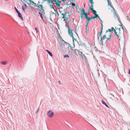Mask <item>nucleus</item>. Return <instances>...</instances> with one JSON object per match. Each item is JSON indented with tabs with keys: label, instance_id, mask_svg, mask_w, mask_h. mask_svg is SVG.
Returning <instances> with one entry per match:
<instances>
[{
	"label": "nucleus",
	"instance_id": "1",
	"mask_svg": "<svg viewBox=\"0 0 130 130\" xmlns=\"http://www.w3.org/2000/svg\"><path fill=\"white\" fill-rule=\"evenodd\" d=\"M85 17V18L87 20V21H90L91 19H94L95 18H96V16L92 17H88V15L86 14V13L84 14V15H83Z\"/></svg>",
	"mask_w": 130,
	"mask_h": 130
},
{
	"label": "nucleus",
	"instance_id": "2",
	"mask_svg": "<svg viewBox=\"0 0 130 130\" xmlns=\"http://www.w3.org/2000/svg\"><path fill=\"white\" fill-rule=\"evenodd\" d=\"M47 115L49 117L51 118L53 116L54 114V112L51 110H49L47 112Z\"/></svg>",
	"mask_w": 130,
	"mask_h": 130
},
{
	"label": "nucleus",
	"instance_id": "3",
	"mask_svg": "<svg viewBox=\"0 0 130 130\" xmlns=\"http://www.w3.org/2000/svg\"><path fill=\"white\" fill-rule=\"evenodd\" d=\"M39 8H40L41 9H39L37 8L36 9L37 10H39V12H40V13H42L43 12H44L45 11V10L44 9H43V7L42 5H40L39 6Z\"/></svg>",
	"mask_w": 130,
	"mask_h": 130
},
{
	"label": "nucleus",
	"instance_id": "4",
	"mask_svg": "<svg viewBox=\"0 0 130 130\" xmlns=\"http://www.w3.org/2000/svg\"><path fill=\"white\" fill-rule=\"evenodd\" d=\"M74 53H75V54H76L77 55V52H76V51H77V52H78V54L80 55V56H82V58H83V55H84L83 53L79 51L78 50H77V49H75L74 50Z\"/></svg>",
	"mask_w": 130,
	"mask_h": 130
},
{
	"label": "nucleus",
	"instance_id": "5",
	"mask_svg": "<svg viewBox=\"0 0 130 130\" xmlns=\"http://www.w3.org/2000/svg\"><path fill=\"white\" fill-rule=\"evenodd\" d=\"M61 1H59L58 0H56L52 3L53 4H56V5H60Z\"/></svg>",
	"mask_w": 130,
	"mask_h": 130
},
{
	"label": "nucleus",
	"instance_id": "6",
	"mask_svg": "<svg viewBox=\"0 0 130 130\" xmlns=\"http://www.w3.org/2000/svg\"><path fill=\"white\" fill-rule=\"evenodd\" d=\"M29 1L30 3L31 4H33L34 5V7H39V6L40 5L37 4L36 3H35L33 1H31V0H28Z\"/></svg>",
	"mask_w": 130,
	"mask_h": 130
},
{
	"label": "nucleus",
	"instance_id": "7",
	"mask_svg": "<svg viewBox=\"0 0 130 130\" xmlns=\"http://www.w3.org/2000/svg\"><path fill=\"white\" fill-rule=\"evenodd\" d=\"M91 10L92 11L93 13L95 15V16H96V18L98 17V18H99V16L98 14H96L97 12L95 10L93 9V10Z\"/></svg>",
	"mask_w": 130,
	"mask_h": 130
},
{
	"label": "nucleus",
	"instance_id": "8",
	"mask_svg": "<svg viewBox=\"0 0 130 130\" xmlns=\"http://www.w3.org/2000/svg\"><path fill=\"white\" fill-rule=\"evenodd\" d=\"M60 49L61 50V51H64V49L65 48V45L61 43L60 44Z\"/></svg>",
	"mask_w": 130,
	"mask_h": 130
},
{
	"label": "nucleus",
	"instance_id": "9",
	"mask_svg": "<svg viewBox=\"0 0 130 130\" xmlns=\"http://www.w3.org/2000/svg\"><path fill=\"white\" fill-rule=\"evenodd\" d=\"M68 33L69 35L71 36L73 35V34L72 32V30L71 29H68Z\"/></svg>",
	"mask_w": 130,
	"mask_h": 130
},
{
	"label": "nucleus",
	"instance_id": "10",
	"mask_svg": "<svg viewBox=\"0 0 130 130\" xmlns=\"http://www.w3.org/2000/svg\"><path fill=\"white\" fill-rule=\"evenodd\" d=\"M18 14V17L20 18L22 20H23V19L22 17V15L21 14L20 12H19L17 13Z\"/></svg>",
	"mask_w": 130,
	"mask_h": 130
},
{
	"label": "nucleus",
	"instance_id": "11",
	"mask_svg": "<svg viewBox=\"0 0 130 130\" xmlns=\"http://www.w3.org/2000/svg\"><path fill=\"white\" fill-rule=\"evenodd\" d=\"M101 36V40H100V42L101 41V44H102V45H103V41L105 39V38L103 37L102 36Z\"/></svg>",
	"mask_w": 130,
	"mask_h": 130
},
{
	"label": "nucleus",
	"instance_id": "12",
	"mask_svg": "<svg viewBox=\"0 0 130 130\" xmlns=\"http://www.w3.org/2000/svg\"><path fill=\"white\" fill-rule=\"evenodd\" d=\"M81 11V15H83L84 14L86 13V12L84 8L82 9V10H80Z\"/></svg>",
	"mask_w": 130,
	"mask_h": 130
},
{
	"label": "nucleus",
	"instance_id": "13",
	"mask_svg": "<svg viewBox=\"0 0 130 130\" xmlns=\"http://www.w3.org/2000/svg\"><path fill=\"white\" fill-rule=\"evenodd\" d=\"M101 102L103 104L105 105V106L109 108L108 106L106 104L104 100H102Z\"/></svg>",
	"mask_w": 130,
	"mask_h": 130
},
{
	"label": "nucleus",
	"instance_id": "14",
	"mask_svg": "<svg viewBox=\"0 0 130 130\" xmlns=\"http://www.w3.org/2000/svg\"><path fill=\"white\" fill-rule=\"evenodd\" d=\"M108 32H110V34H111V33L112 34V30L111 29H109L108 30H106V34Z\"/></svg>",
	"mask_w": 130,
	"mask_h": 130
},
{
	"label": "nucleus",
	"instance_id": "15",
	"mask_svg": "<svg viewBox=\"0 0 130 130\" xmlns=\"http://www.w3.org/2000/svg\"><path fill=\"white\" fill-rule=\"evenodd\" d=\"M92 4V5L91 6H90V5L89 4L88 5V6L89 7V9H90V10H93V7L94 6L93 5V4Z\"/></svg>",
	"mask_w": 130,
	"mask_h": 130
},
{
	"label": "nucleus",
	"instance_id": "16",
	"mask_svg": "<svg viewBox=\"0 0 130 130\" xmlns=\"http://www.w3.org/2000/svg\"><path fill=\"white\" fill-rule=\"evenodd\" d=\"M113 15L114 16V18H118V16L117 14L116 11L113 12Z\"/></svg>",
	"mask_w": 130,
	"mask_h": 130
},
{
	"label": "nucleus",
	"instance_id": "17",
	"mask_svg": "<svg viewBox=\"0 0 130 130\" xmlns=\"http://www.w3.org/2000/svg\"><path fill=\"white\" fill-rule=\"evenodd\" d=\"M112 35V33L110 34L109 35V37L108 38H107V39L106 40V42H107L108 41L111 39V37Z\"/></svg>",
	"mask_w": 130,
	"mask_h": 130
},
{
	"label": "nucleus",
	"instance_id": "18",
	"mask_svg": "<svg viewBox=\"0 0 130 130\" xmlns=\"http://www.w3.org/2000/svg\"><path fill=\"white\" fill-rule=\"evenodd\" d=\"M46 51L47 52L49 55L51 56V57H52L53 56V55H52V53L51 52L49 51H48V50H46Z\"/></svg>",
	"mask_w": 130,
	"mask_h": 130
},
{
	"label": "nucleus",
	"instance_id": "19",
	"mask_svg": "<svg viewBox=\"0 0 130 130\" xmlns=\"http://www.w3.org/2000/svg\"><path fill=\"white\" fill-rule=\"evenodd\" d=\"M38 13L40 15V17L41 18V19L43 20H44L43 19V15L41 13H40V12H39Z\"/></svg>",
	"mask_w": 130,
	"mask_h": 130
},
{
	"label": "nucleus",
	"instance_id": "20",
	"mask_svg": "<svg viewBox=\"0 0 130 130\" xmlns=\"http://www.w3.org/2000/svg\"><path fill=\"white\" fill-rule=\"evenodd\" d=\"M67 13H62L61 14L63 15V17H62V18H65V17H66L67 16Z\"/></svg>",
	"mask_w": 130,
	"mask_h": 130
},
{
	"label": "nucleus",
	"instance_id": "21",
	"mask_svg": "<svg viewBox=\"0 0 130 130\" xmlns=\"http://www.w3.org/2000/svg\"><path fill=\"white\" fill-rule=\"evenodd\" d=\"M71 5H72V6H71V7H72V8L73 10H74V8L73 7L75 6V4L74 3H73L72 2H71Z\"/></svg>",
	"mask_w": 130,
	"mask_h": 130
},
{
	"label": "nucleus",
	"instance_id": "22",
	"mask_svg": "<svg viewBox=\"0 0 130 130\" xmlns=\"http://www.w3.org/2000/svg\"><path fill=\"white\" fill-rule=\"evenodd\" d=\"M63 11L64 12V13H67L68 14V17H69L70 15V13L69 12H67L64 9V10H63Z\"/></svg>",
	"mask_w": 130,
	"mask_h": 130
},
{
	"label": "nucleus",
	"instance_id": "23",
	"mask_svg": "<svg viewBox=\"0 0 130 130\" xmlns=\"http://www.w3.org/2000/svg\"><path fill=\"white\" fill-rule=\"evenodd\" d=\"M63 19H64L63 21H64V22H66V21H68V19H69L68 18V17H65V18H63Z\"/></svg>",
	"mask_w": 130,
	"mask_h": 130
},
{
	"label": "nucleus",
	"instance_id": "24",
	"mask_svg": "<svg viewBox=\"0 0 130 130\" xmlns=\"http://www.w3.org/2000/svg\"><path fill=\"white\" fill-rule=\"evenodd\" d=\"M116 36L117 37V38L118 39H119V40H120L121 39V37L120 35L118 34L117 35H116Z\"/></svg>",
	"mask_w": 130,
	"mask_h": 130
},
{
	"label": "nucleus",
	"instance_id": "25",
	"mask_svg": "<svg viewBox=\"0 0 130 130\" xmlns=\"http://www.w3.org/2000/svg\"><path fill=\"white\" fill-rule=\"evenodd\" d=\"M83 59H84V60L85 61H87V58L84 55H83Z\"/></svg>",
	"mask_w": 130,
	"mask_h": 130
},
{
	"label": "nucleus",
	"instance_id": "26",
	"mask_svg": "<svg viewBox=\"0 0 130 130\" xmlns=\"http://www.w3.org/2000/svg\"><path fill=\"white\" fill-rule=\"evenodd\" d=\"M103 32V31L102 30L100 32H99L97 34V36H98V35L99 34H100V36H101L102 35V32Z\"/></svg>",
	"mask_w": 130,
	"mask_h": 130
},
{
	"label": "nucleus",
	"instance_id": "27",
	"mask_svg": "<svg viewBox=\"0 0 130 130\" xmlns=\"http://www.w3.org/2000/svg\"><path fill=\"white\" fill-rule=\"evenodd\" d=\"M49 5H50L49 6L51 8L53 9H54V10H55V9L53 5H52L51 4H50V3H49Z\"/></svg>",
	"mask_w": 130,
	"mask_h": 130
},
{
	"label": "nucleus",
	"instance_id": "28",
	"mask_svg": "<svg viewBox=\"0 0 130 130\" xmlns=\"http://www.w3.org/2000/svg\"><path fill=\"white\" fill-rule=\"evenodd\" d=\"M107 2L108 3V5H110L111 7V6H112V5L111 4V3L110 2L109 0H107Z\"/></svg>",
	"mask_w": 130,
	"mask_h": 130
},
{
	"label": "nucleus",
	"instance_id": "29",
	"mask_svg": "<svg viewBox=\"0 0 130 130\" xmlns=\"http://www.w3.org/2000/svg\"><path fill=\"white\" fill-rule=\"evenodd\" d=\"M1 63L3 65H5L7 63V62L5 61H3L1 62Z\"/></svg>",
	"mask_w": 130,
	"mask_h": 130
},
{
	"label": "nucleus",
	"instance_id": "30",
	"mask_svg": "<svg viewBox=\"0 0 130 130\" xmlns=\"http://www.w3.org/2000/svg\"><path fill=\"white\" fill-rule=\"evenodd\" d=\"M69 56L68 55H66L65 54V55H64V58H69Z\"/></svg>",
	"mask_w": 130,
	"mask_h": 130
},
{
	"label": "nucleus",
	"instance_id": "31",
	"mask_svg": "<svg viewBox=\"0 0 130 130\" xmlns=\"http://www.w3.org/2000/svg\"><path fill=\"white\" fill-rule=\"evenodd\" d=\"M54 10L55 11L56 13L57 14V15L58 16V17H59V14L58 12L57 11V10L55 9V10Z\"/></svg>",
	"mask_w": 130,
	"mask_h": 130
},
{
	"label": "nucleus",
	"instance_id": "32",
	"mask_svg": "<svg viewBox=\"0 0 130 130\" xmlns=\"http://www.w3.org/2000/svg\"><path fill=\"white\" fill-rule=\"evenodd\" d=\"M71 37H72L73 39V42H74V40H75V41H76V39H75L74 38L73 35L72 36H71Z\"/></svg>",
	"mask_w": 130,
	"mask_h": 130
},
{
	"label": "nucleus",
	"instance_id": "33",
	"mask_svg": "<svg viewBox=\"0 0 130 130\" xmlns=\"http://www.w3.org/2000/svg\"><path fill=\"white\" fill-rule=\"evenodd\" d=\"M89 21H87V24L86 25V28H88V25L89 23Z\"/></svg>",
	"mask_w": 130,
	"mask_h": 130
},
{
	"label": "nucleus",
	"instance_id": "34",
	"mask_svg": "<svg viewBox=\"0 0 130 130\" xmlns=\"http://www.w3.org/2000/svg\"><path fill=\"white\" fill-rule=\"evenodd\" d=\"M89 2L91 4H94V2L93 0H89Z\"/></svg>",
	"mask_w": 130,
	"mask_h": 130
},
{
	"label": "nucleus",
	"instance_id": "35",
	"mask_svg": "<svg viewBox=\"0 0 130 130\" xmlns=\"http://www.w3.org/2000/svg\"><path fill=\"white\" fill-rule=\"evenodd\" d=\"M14 9L15 10L16 12H17V13L19 12V11L17 9L16 7H14Z\"/></svg>",
	"mask_w": 130,
	"mask_h": 130
},
{
	"label": "nucleus",
	"instance_id": "36",
	"mask_svg": "<svg viewBox=\"0 0 130 130\" xmlns=\"http://www.w3.org/2000/svg\"><path fill=\"white\" fill-rule=\"evenodd\" d=\"M77 42H78V44L79 45H81L82 46V43L81 42H78L77 41Z\"/></svg>",
	"mask_w": 130,
	"mask_h": 130
},
{
	"label": "nucleus",
	"instance_id": "37",
	"mask_svg": "<svg viewBox=\"0 0 130 130\" xmlns=\"http://www.w3.org/2000/svg\"><path fill=\"white\" fill-rule=\"evenodd\" d=\"M47 1L48 2V3H52V0H47Z\"/></svg>",
	"mask_w": 130,
	"mask_h": 130
},
{
	"label": "nucleus",
	"instance_id": "38",
	"mask_svg": "<svg viewBox=\"0 0 130 130\" xmlns=\"http://www.w3.org/2000/svg\"><path fill=\"white\" fill-rule=\"evenodd\" d=\"M35 30L36 31V32L37 33H38V28L37 27H35Z\"/></svg>",
	"mask_w": 130,
	"mask_h": 130
},
{
	"label": "nucleus",
	"instance_id": "39",
	"mask_svg": "<svg viewBox=\"0 0 130 130\" xmlns=\"http://www.w3.org/2000/svg\"><path fill=\"white\" fill-rule=\"evenodd\" d=\"M111 30H112V31H113L114 32L115 31H116V30L114 28H113V27H111Z\"/></svg>",
	"mask_w": 130,
	"mask_h": 130
},
{
	"label": "nucleus",
	"instance_id": "40",
	"mask_svg": "<svg viewBox=\"0 0 130 130\" xmlns=\"http://www.w3.org/2000/svg\"><path fill=\"white\" fill-rule=\"evenodd\" d=\"M111 7L113 9V12L116 11L115 10V9H114V7H113L112 5V6H111Z\"/></svg>",
	"mask_w": 130,
	"mask_h": 130
},
{
	"label": "nucleus",
	"instance_id": "41",
	"mask_svg": "<svg viewBox=\"0 0 130 130\" xmlns=\"http://www.w3.org/2000/svg\"><path fill=\"white\" fill-rule=\"evenodd\" d=\"M24 7L26 9V8H27V5L25 4L24 3Z\"/></svg>",
	"mask_w": 130,
	"mask_h": 130
},
{
	"label": "nucleus",
	"instance_id": "42",
	"mask_svg": "<svg viewBox=\"0 0 130 130\" xmlns=\"http://www.w3.org/2000/svg\"><path fill=\"white\" fill-rule=\"evenodd\" d=\"M66 27H68V30L70 29L69 25H66Z\"/></svg>",
	"mask_w": 130,
	"mask_h": 130
},
{
	"label": "nucleus",
	"instance_id": "43",
	"mask_svg": "<svg viewBox=\"0 0 130 130\" xmlns=\"http://www.w3.org/2000/svg\"><path fill=\"white\" fill-rule=\"evenodd\" d=\"M73 47H72V48H74L75 47V44L74 43V42H73Z\"/></svg>",
	"mask_w": 130,
	"mask_h": 130
},
{
	"label": "nucleus",
	"instance_id": "44",
	"mask_svg": "<svg viewBox=\"0 0 130 130\" xmlns=\"http://www.w3.org/2000/svg\"><path fill=\"white\" fill-rule=\"evenodd\" d=\"M82 46H84V47H86V45L85 44V43H82Z\"/></svg>",
	"mask_w": 130,
	"mask_h": 130
},
{
	"label": "nucleus",
	"instance_id": "45",
	"mask_svg": "<svg viewBox=\"0 0 130 130\" xmlns=\"http://www.w3.org/2000/svg\"><path fill=\"white\" fill-rule=\"evenodd\" d=\"M22 9H23V10L24 11V12H25V8L24 7H23V6H22Z\"/></svg>",
	"mask_w": 130,
	"mask_h": 130
},
{
	"label": "nucleus",
	"instance_id": "46",
	"mask_svg": "<svg viewBox=\"0 0 130 130\" xmlns=\"http://www.w3.org/2000/svg\"><path fill=\"white\" fill-rule=\"evenodd\" d=\"M120 28H119V32L118 33V34L120 35L121 34V33L120 32Z\"/></svg>",
	"mask_w": 130,
	"mask_h": 130
},
{
	"label": "nucleus",
	"instance_id": "47",
	"mask_svg": "<svg viewBox=\"0 0 130 130\" xmlns=\"http://www.w3.org/2000/svg\"><path fill=\"white\" fill-rule=\"evenodd\" d=\"M69 21H68L67 22L66 21V22H65V23H66V24L67 25H69Z\"/></svg>",
	"mask_w": 130,
	"mask_h": 130
},
{
	"label": "nucleus",
	"instance_id": "48",
	"mask_svg": "<svg viewBox=\"0 0 130 130\" xmlns=\"http://www.w3.org/2000/svg\"><path fill=\"white\" fill-rule=\"evenodd\" d=\"M71 10V11H70V15L71 14H72V12H73V10Z\"/></svg>",
	"mask_w": 130,
	"mask_h": 130
},
{
	"label": "nucleus",
	"instance_id": "49",
	"mask_svg": "<svg viewBox=\"0 0 130 130\" xmlns=\"http://www.w3.org/2000/svg\"><path fill=\"white\" fill-rule=\"evenodd\" d=\"M58 36H59V38L60 39H62V38L60 36V35L59 33Z\"/></svg>",
	"mask_w": 130,
	"mask_h": 130
},
{
	"label": "nucleus",
	"instance_id": "50",
	"mask_svg": "<svg viewBox=\"0 0 130 130\" xmlns=\"http://www.w3.org/2000/svg\"><path fill=\"white\" fill-rule=\"evenodd\" d=\"M64 43L66 44V45H68V44H69V43H68L66 41H64Z\"/></svg>",
	"mask_w": 130,
	"mask_h": 130
},
{
	"label": "nucleus",
	"instance_id": "51",
	"mask_svg": "<svg viewBox=\"0 0 130 130\" xmlns=\"http://www.w3.org/2000/svg\"><path fill=\"white\" fill-rule=\"evenodd\" d=\"M102 36L104 37L105 39L107 38L106 35H104Z\"/></svg>",
	"mask_w": 130,
	"mask_h": 130
},
{
	"label": "nucleus",
	"instance_id": "52",
	"mask_svg": "<svg viewBox=\"0 0 130 130\" xmlns=\"http://www.w3.org/2000/svg\"><path fill=\"white\" fill-rule=\"evenodd\" d=\"M68 48H69V47H70L71 48H72V47L70 45V44H68Z\"/></svg>",
	"mask_w": 130,
	"mask_h": 130
},
{
	"label": "nucleus",
	"instance_id": "53",
	"mask_svg": "<svg viewBox=\"0 0 130 130\" xmlns=\"http://www.w3.org/2000/svg\"><path fill=\"white\" fill-rule=\"evenodd\" d=\"M118 20L119 21V22L120 23H121V21H120V19L118 18Z\"/></svg>",
	"mask_w": 130,
	"mask_h": 130
},
{
	"label": "nucleus",
	"instance_id": "54",
	"mask_svg": "<svg viewBox=\"0 0 130 130\" xmlns=\"http://www.w3.org/2000/svg\"><path fill=\"white\" fill-rule=\"evenodd\" d=\"M100 20L101 21V23H103V21L100 19V17H99V18Z\"/></svg>",
	"mask_w": 130,
	"mask_h": 130
},
{
	"label": "nucleus",
	"instance_id": "55",
	"mask_svg": "<svg viewBox=\"0 0 130 130\" xmlns=\"http://www.w3.org/2000/svg\"><path fill=\"white\" fill-rule=\"evenodd\" d=\"M114 32H115V35H117L118 34L116 32V31H115Z\"/></svg>",
	"mask_w": 130,
	"mask_h": 130
},
{
	"label": "nucleus",
	"instance_id": "56",
	"mask_svg": "<svg viewBox=\"0 0 130 130\" xmlns=\"http://www.w3.org/2000/svg\"><path fill=\"white\" fill-rule=\"evenodd\" d=\"M62 1H63V3L65 4V1H67L66 0H62Z\"/></svg>",
	"mask_w": 130,
	"mask_h": 130
},
{
	"label": "nucleus",
	"instance_id": "57",
	"mask_svg": "<svg viewBox=\"0 0 130 130\" xmlns=\"http://www.w3.org/2000/svg\"><path fill=\"white\" fill-rule=\"evenodd\" d=\"M50 20L52 21L53 23V22L52 20V17L51 16L50 17Z\"/></svg>",
	"mask_w": 130,
	"mask_h": 130
},
{
	"label": "nucleus",
	"instance_id": "58",
	"mask_svg": "<svg viewBox=\"0 0 130 130\" xmlns=\"http://www.w3.org/2000/svg\"><path fill=\"white\" fill-rule=\"evenodd\" d=\"M47 0H42V2L41 3V4L44 3L45 1H46Z\"/></svg>",
	"mask_w": 130,
	"mask_h": 130
},
{
	"label": "nucleus",
	"instance_id": "59",
	"mask_svg": "<svg viewBox=\"0 0 130 130\" xmlns=\"http://www.w3.org/2000/svg\"><path fill=\"white\" fill-rule=\"evenodd\" d=\"M56 6L58 7H60V5H56Z\"/></svg>",
	"mask_w": 130,
	"mask_h": 130
},
{
	"label": "nucleus",
	"instance_id": "60",
	"mask_svg": "<svg viewBox=\"0 0 130 130\" xmlns=\"http://www.w3.org/2000/svg\"><path fill=\"white\" fill-rule=\"evenodd\" d=\"M89 14H90V12L89 11H88V12H87V13H86V14L88 15Z\"/></svg>",
	"mask_w": 130,
	"mask_h": 130
},
{
	"label": "nucleus",
	"instance_id": "61",
	"mask_svg": "<svg viewBox=\"0 0 130 130\" xmlns=\"http://www.w3.org/2000/svg\"><path fill=\"white\" fill-rule=\"evenodd\" d=\"M121 24H119V25L121 26H123V25L122 24V23H121H121H120Z\"/></svg>",
	"mask_w": 130,
	"mask_h": 130
},
{
	"label": "nucleus",
	"instance_id": "62",
	"mask_svg": "<svg viewBox=\"0 0 130 130\" xmlns=\"http://www.w3.org/2000/svg\"><path fill=\"white\" fill-rule=\"evenodd\" d=\"M123 32H126V33L127 32V30H125L124 29V31H123Z\"/></svg>",
	"mask_w": 130,
	"mask_h": 130
},
{
	"label": "nucleus",
	"instance_id": "63",
	"mask_svg": "<svg viewBox=\"0 0 130 130\" xmlns=\"http://www.w3.org/2000/svg\"><path fill=\"white\" fill-rule=\"evenodd\" d=\"M98 41H99L100 40V36H99L98 38Z\"/></svg>",
	"mask_w": 130,
	"mask_h": 130
},
{
	"label": "nucleus",
	"instance_id": "64",
	"mask_svg": "<svg viewBox=\"0 0 130 130\" xmlns=\"http://www.w3.org/2000/svg\"><path fill=\"white\" fill-rule=\"evenodd\" d=\"M128 71H129L128 74H130V69H128Z\"/></svg>",
	"mask_w": 130,
	"mask_h": 130
}]
</instances>
